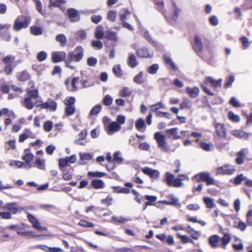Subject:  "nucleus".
<instances>
[{"label": "nucleus", "instance_id": "f257e3e1", "mask_svg": "<svg viewBox=\"0 0 252 252\" xmlns=\"http://www.w3.org/2000/svg\"><path fill=\"white\" fill-rule=\"evenodd\" d=\"M84 56V49L81 46L75 48L73 51L70 52L68 54L67 58L65 60V65L71 69H74L75 66L70 64L72 61L79 62Z\"/></svg>", "mask_w": 252, "mask_h": 252}, {"label": "nucleus", "instance_id": "f03ea898", "mask_svg": "<svg viewBox=\"0 0 252 252\" xmlns=\"http://www.w3.org/2000/svg\"><path fill=\"white\" fill-rule=\"evenodd\" d=\"M31 22V18L28 16L20 15L15 20L13 26V29L19 31L22 29L27 28Z\"/></svg>", "mask_w": 252, "mask_h": 252}, {"label": "nucleus", "instance_id": "7ed1b4c3", "mask_svg": "<svg viewBox=\"0 0 252 252\" xmlns=\"http://www.w3.org/2000/svg\"><path fill=\"white\" fill-rule=\"evenodd\" d=\"M154 138L157 142L159 148L165 153H168L171 151L168 147L166 141V136L162 134L160 132H157L154 134Z\"/></svg>", "mask_w": 252, "mask_h": 252}, {"label": "nucleus", "instance_id": "20e7f679", "mask_svg": "<svg viewBox=\"0 0 252 252\" xmlns=\"http://www.w3.org/2000/svg\"><path fill=\"white\" fill-rule=\"evenodd\" d=\"M193 180L197 182L201 181L205 182L208 186L215 184L214 179L211 176L208 172H200L193 176Z\"/></svg>", "mask_w": 252, "mask_h": 252}, {"label": "nucleus", "instance_id": "39448f33", "mask_svg": "<svg viewBox=\"0 0 252 252\" xmlns=\"http://www.w3.org/2000/svg\"><path fill=\"white\" fill-rule=\"evenodd\" d=\"M236 170L235 167L229 164H226L218 167L216 169L217 175H230L233 174Z\"/></svg>", "mask_w": 252, "mask_h": 252}, {"label": "nucleus", "instance_id": "423d86ee", "mask_svg": "<svg viewBox=\"0 0 252 252\" xmlns=\"http://www.w3.org/2000/svg\"><path fill=\"white\" fill-rule=\"evenodd\" d=\"M11 27L10 24L0 23V36L7 41L10 40L11 36L7 32Z\"/></svg>", "mask_w": 252, "mask_h": 252}, {"label": "nucleus", "instance_id": "0eeeda50", "mask_svg": "<svg viewBox=\"0 0 252 252\" xmlns=\"http://www.w3.org/2000/svg\"><path fill=\"white\" fill-rule=\"evenodd\" d=\"M27 219L32 224L33 228L42 231L47 230V228L44 226H41L40 225L38 220L32 215L29 214L27 216Z\"/></svg>", "mask_w": 252, "mask_h": 252}, {"label": "nucleus", "instance_id": "6e6552de", "mask_svg": "<svg viewBox=\"0 0 252 252\" xmlns=\"http://www.w3.org/2000/svg\"><path fill=\"white\" fill-rule=\"evenodd\" d=\"M167 198L168 199H172V201L162 200L159 201L158 202L161 204H164L168 205L177 206L179 208L181 207V205L179 202V199L177 198H176L173 194H171L168 195Z\"/></svg>", "mask_w": 252, "mask_h": 252}, {"label": "nucleus", "instance_id": "1a4fd4ad", "mask_svg": "<svg viewBox=\"0 0 252 252\" xmlns=\"http://www.w3.org/2000/svg\"><path fill=\"white\" fill-rule=\"evenodd\" d=\"M141 171L143 173L154 179H157L159 176V172L158 170L153 169L148 167L142 168Z\"/></svg>", "mask_w": 252, "mask_h": 252}, {"label": "nucleus", "instance_id": "9d476101", "mask_svg": "<svg viewBox=\"0 0 252 252\" xmlns=\"http://www.w3.org/2000/svg\"><path fill=\"white\" fill-rule=\"evenodd\" d=\"M216 132L220 138H225L227 136L226 129L223 124L217 123L215 125Z\"/></svg>", "mask_w": 252, "mask_h": 252}, {"label": "nucleus", "instance_id": "9b49d317", "mask_svg": "<svg viewBox=\"0 0 252 252\" xmlns=\"http://www.w3.org/2000/svg\"><path fill=\"white\" fill-rule=\"evenodd\" d=\"M66 55L64 52H54L52 54V59L54 63H57L66 60Z\"/></svg>", "mask_w": 252, "mask_h": 252}, {"label": "nucleus", "instance_id": "f8f14e48", "mask_svg": "<svg viewBox=\"0 0 252 252\" xmlns=\"http://www.w3.org/2000/svg\"><path fill=\"white\" fill-rule=\"evenodd\" d=\"M121 129V126L116 122H111L107 126V132L109 135H111L118 132Z\"/></svg>", "mask_w": 252, "mask_h": 252}, {"label": "nucleus", "instance_id": "ddd939ff", "mask_svg": "<svg viewBox=\"0 0 252 252\" xmlns=\"http://www.w3.org/2000/svg\"><path fill=\"white\" fill-rule=\"evenodd\" d=\"M231 133L235 137L244 140L248 139L250 136L249 133L241 129L233 130Z\"/></svg>", "mask_w": 252, "mask_h": 252}, {"label": "nucleus", "instance_id": "4468645a", "mask_svg": "<svg viewBox=\"0 0 252 252\" xmlns=\"http://www.w3.org/2000/svg\"><path fill=\"white\" fill-rule=\"evenodd\" d=\"M222 82V79L216 80L210 76L207 77L205 80V84L210 83L215 89L221 87Z\"/></svg>", "mask_w": 252, "mask_h": 252}, {"label": "nucleus", "instance_id": "2eb2a0df", "mask_svg": "<svg viewBox=\"0 0 252 252\" xmlns=\"http://www.w3.org/2000/svg\"><path fill=\"white\" fill-rule=\"evenodd\" d=\"M80 161L78 162L79 165L86 164L92 159V156L89 153H79Z\"/></svg>", "mask_w": 252, "mask_h": 252}, {"label": "nucleus", "instance_id": "dca6fc26", "mask_svg": "<svg viewBox=\"0 0 252 252\" xmlns=\"http://www.w3.org/2000/svg\"><path fill=\"white\" fill-rule=\"evenodd\" d=\"M220 237L217 234L213 235L209 237L208 239L209 244L210 246L214 249L219 247V244Z\"/></svg>", "mask_w": 252, "mask_h": 252}, {"label": "nucleus", "instance_id": "f3484780", "mask_svg": "<svg viewBox=\"0 0 252 252\" xmlns=\"http://www.w3.org/2000/svg\"><path fill=\"white\" fill-rule=\"evenodd\" d=\"M247 149H242L239 152L236 153V158L235 162L239 165H241L244 162V159L245 158L246 153L247 152Z\"/></svg>", "mask_w": 252, "mask_h": 252}, {"label": "nucleus", "instance_id": "a211bd4d", "mask_svg": "<svg viewBox=\"0 0 252 252\" xmlns=\"http://www.w3.org/2000/svg\"><path fill=\"white\" fill-rule=\"evenodd\" d=\"M137 55L140 58H151L153 56V53L149 51L146 48H141L137 50Z\"/></svg>", "mask_w": 252, "mask_h": 252}, {"label": "nucleus", "instance_id": "6ab92c4d", "mask_svg": "<svg viewBox=\"0 0 252 252\" xmlns=\"http://www.w3.org/2000/svg\"><path fill=\"white\" fill-rule=\"evenodd\" d=\"M186 91L190 97L195 98L198 95L200 90L197 87L192 88L188 87L186 88Z\"/></svg>", "mask_w": 252, "mask_h": 252}, {"label": "nucleus", "instance_id": "aec40b11", "mask_svg": "<svg viewBox=\"0 0 252 252\" xmlns=\"http://www.w3.org/2000/svg\"><path fill=\"white\" fill-rule=\"evenodd\" d=\"M178 129L176 127L168 129L166 130V133L168 134L169 138H172L174 139H179L181 138V136L178 133Z\"/></svg>", "mask_w": 252, "mask_h": 252}, {"label": "nucleus", "instance_id": "412c9836", "mask_svg": "<svg viewBox=\"0 0 252 252\" xmlns=\"http://www.w3.org/2000/svg\"><path fill=\"white\" fill-rule=\"evenodd\" d=\"M42 109H49L50 111H54L57 108V103L52 100H50L42 104Z\"/></svg>", "mask_w": 252, "mask_h": 252}, {"label": "nucleus", "instance_id": "4be33fe9", "mask_svg": "<svg viewBox=\"0 0 252 252\" xmlns=\"http://www.w3.org/2000/svg\"><path fill=\"white\" fill-rule=\"evenodd\" d=\"M187 232L190 235L191 238L194 240H198L200 236V232L195 230L190 225L188 226Z\"/></svg>", "mask_w": 252, "mask_h": 252}, {"label": "nucleus", "instance_id": "5701e85b", "mask_svg": "<svg viewBox=\"0 0 252 252\" xmlns=\"http://www.w3.org/2000/svg\"><path fill=\"white\" fill-rule=\"evenodd\" d=\"M18 79L20 81H26L31 78L30 74L26 70L21 71L18 74Z\"/></svg>", "mask_w": 252, "mask_h": 252}, {"label": "nucleus", "instance_id": "b1692460", "mask_svg": "<svg viewBox=\"0 0 252 252\" xmlns=\"http://www.w3.org/2000/svg\"><path fill=\"white\" fill-rule=\"evenodd\" d=\"M128 65L131 68H135L138 65V63L137 61L135 56L133 54L129 55L128 61Z\"/></svg>", "mask_w": 252, "mask_h": 252}, {"label": "nucleus", "instance_id": "393cba45", "mask_svg": "<svg viewBox=\"0 0 252 252\" xmlns=\"http://www.w3.org/2000/svg\"><path fill=\"white\" fill-rule=\"evenodd\" d=\"M68 16L71 19L72 22H77L79 20V17L76 10L70 9L67 11Z\"/></svg>", "mask_w": 252, "mask_h": 252}, {"label": "nucleus", "instance_id": "a878e982", "mask_svg": "<svg viewBox=\"0 0 252 252\" xmlns=\"http://www.w3.org/2000/svg\"><path fill=\"white\" fill-rule=\"evenodd\" d=\"M195 45L194 49L196 52H200L202 49L203 45L201 39L198 35H195L194 37Z\"/></svg>", "mask_w": 252, "mask_h": 252}, {"label": "nucleus", "instance_id": "bb28decb", "mask_svg": "<svg viewBox=\"0 0 252 252\" xmlns=\"http://www.w3.org/2000/svg\"><path fill=\"white\" fill-rule=\"evenodd\" d=\"M203 201L208 208H213L216 206L213 199L210 197L204 196L203 198Z\"/></svg>", "mask_w": 252, "mask_h": 252}, {"label": "nucleus", "instance_id": "cd10ccee", "mask_svg": "<svg viewBox=\"0 0 252 252\" xmlns=\"http://www.w3.org/2000/svg\"><path fill=\"white\" fill-rule=\"evenodd\" d=\"M133 82L137 84L141 85L145 82L144 79V72L140 71L133 78Z\"/></svg>", "mask_w": 252, "mask_h": 252}, {"label": "nucleus", "instance_id": "c85d7f7f", "mask_svg": "<svg viewBox=\"0 0 252 252\" xmlns=\"http://www.w3.org/2000/svg\"><path fill=\"white\" fill-rule=\"evenodd\" d=\"M192 102L188 98H184L183 102L180 104L181 109H188L192 107Z\"/></svg>", "mask_w": 252, "mask_h": 252}, {"label": "nucleus", "instance_id": "c756f323", "mask_svg": "<svg viewBox=\"0 0 252 252\" xmlns=\"http://www.w3.org/2000/svg\"><path fill=\"white\" fill-rule=\"evenodd\" d=\"M56 40L60 42V45L63 47L66 45L67 43V39L66 36L63 34H59L56 37Z\"/></svg>", "mask_w": 252, "mask_h": 252}, {"label": "nucleus", "instance_id": "7c9ffc66", "mask_svg": "<svg viewBox=\"0 0 252 252\" xmlns=\"http://www.w3.org/2000/svg\"><path fill=\"white\" fill-rule=\"evenodd\" d=\"M33 158V155L30 152L28 149H26L24 151V155L23 157V159L27 163H30Z\"/></svg>", "mask_w": 252, "mask_h": 252}, {"label": "nucleus", "instance_id": "2f4dec72", "mask_svg": "<svg viewBox=\"0 0 252 252\" xmlns=\"http://www.w3.org/2000/svg\"><path fill=\"white\" fill-rule=\"evenodd\" d=\"M92 185L95 189H102L104 187V183L102 180L94 179L92 182Z\"/></svg>", "mask_w": 252, "mask_h": 252}, {"label": "nucleus", "instance_id": "473e14b6", "mask_svg": "<svg viewBox=\"0 0 252 252\" xmlns=\"http://www.w3.org/2000/svg\"><path fill=\"white\" fill-rule=\"evenodd\" d=\"M15 205H16L15 203H7L4 206L2 207V208L4 210L10 211L13 214H15L17 212L18 208L14 206Z\"/></svg>", "mask_w": 252, "mask_h": 252}, {"label": "nucleus", "instance_id": "72a5a7b5", "mask_svg": "<svg viewBox=\"0 0 252 252\" xmlns=\"http://www.w3.org/2000/svg\"><path fill=\"white\" fill-rule=\"evenodd\" d=\"M231 239L230 234L227 233H223V236L221 238V245L223 248L225 249L226 246L230 243Z\"/></svg>", "mask_w": 252, "mask_h": 252}, {"label": "nucleus", "instance_id": "f704fd0d", "mask_svg": "<svg viewBox=\"0 0 252 252\" xmlns=\"http://www.w3.org/2000/svg\"><path fill=\"white\" fill-rule=\"evenodd\" d=\"M103 31V28L102 26L97 27L94 33L95 37L99 39H102L104 36Z\"/></svg>", "mask_w": 252, "mask_h": 252}, {"label": "nucleus", "instance_id": "c9c22d12", "mask_svg": "<svg viewBox=\"0 0 252 252\" xmlns=\"http://www.w3.org/2000/svg\"><path fill=\"white\" fill-rule=\"evenodd\" d=\"M32 133L29 129H26L24 132L19 136V141L23 142L26 139H28L31 135Z\"/></svg>", "mask_w": 252, "mask_h": 252}, {"label": "nucleus", "instance_id": "e433bc0d", "mask_svg": "<svg viewBox=\"0 0 252 252\" xmlns=\"http://www.w3.org/2000/svg\"><path fill=\"white\" fill-rule=\"evenodd\" d=\"M135 127L137 130L140 131H143L142 129L145 128V124L144 120L142 118L138 119L135 123Z\"/></svg>", "mask_w": 252, "mask_h": 252}, {"label": "nucleus", "instance_id": "4c0bfd02", "mask_svg": "<svg viewBox=\"0 0 252 252\" xmlns=\"http://www.w3.org/2000/svg\"><path fill=\"white\" fill-rule=\"evenodd\" d=\"M177 236L178 238H180L182 242L183 243H184V244L188 243H193V241H192V240L187 235H181L180 233H177Z\"/></svg>", "mask_w": 252, "mask_h": 252}, {"label": "nucleus", "instance_id": "58836bf2", "mask_svg": "<svg viewBox=\"0 0 252 252\" xmlns=\"http://www.w3.org/2000/svg\"><path fill=\"white\" fill-rule=\"evenodd\" d=\"M166 182L169 186H172L174 180V175L169 172H167L165 174Z\"/></svg>", "mask_w": 252, "mask_h": 252}, {"label": "nucleus", "instance_id": "ea45409f", "mask_svg": "<svg viewBox=\"0 0 252 252\" xmlns=\"http://www.w3.org/2000/svg\"><path fill=\"white\" fill-rule=\"evenodd\" d=\"M23 106L28 109H32L33 107V104L31 98L26 97L23 102Z\"/></svg>", "mask_w": 252, "mask_h": 252}, {"label": "nucleus", "instance_id": "a19ab883", "mask_svg": "<svg viewBox=\"0 0 252 252\" xmlns=\"http://www.w3.org/2000/svg\"><path fill=\"white\" fill-rule=\"evenodd\" d=\"M105 38L111 40L116 41L117 40L116 32L111 31H108L106 32Z\"/></svg>", "mask_w": 252, "mask_h": 252}, {"label": "nucleus", "instance_id": "79ce46f5", "mask_svg": "<svg viewBox=\"0 0 252 252\" xmlns=\"http://www.w3.org/2000/svg\"><path fill=\"white\" fill-rule=\"evenodd\" d=\"M145 198L147 200V201L146 202L147 205H155V202L157 200L156 196L147 195L145 196Z\"/></svg>", "mask_w": 252, "mask_h": 252}, {"label": "nucleus", "instance_id": "37998d69", "mask_svg": "<svg viewBox=\"0 0 252 252\" xmlns=\"http://www.w3.org/2000/svg\"><path fill=\"white\" fill-rule=\"evenodd\" d=\"M102 106L100 104L95 105L91 110L89 113L90 116H93L98 114L101 111Z\"/></svg>", "mask_w": 252, "mask_h": 252}, {"label": "nucleus", "instance_id": "c03bdc74", "mask_svg": "<svg viewBox=\"0 0 252 252\" xmlns=\"http://www.w3.org/2000/svg\"><path fill=\"white\" fill-rule=\"evenodd\" d=\"M159 69V65L157 63H155L151 65L148 69L147 71L150 74H155L157 73Z\"/></svg>", "mask_w": 252, "mask_h": 252}, {"label": "nucleus", "instance_id": "a18cd8bd", "mask_svg": "<svg viewBox=\"0 0 252 252\" xmlns=\"http://www.w3.org/2000/svg\"><path fill=\"white\" fill-rule=\"evenodd\" d=\"M246 178L247 177L245 176L244 174H241L235 177L234 179V183L236 185H239L242 181H245V180H246Z\"/></svg>", "mask_w": 252, "mask_h": 252}, {"label": "nucleus", "instance_id": "49530a36", "mask_svg": "<svg viewBox=\"0 0 252 252\" xmlns=\"http://www.w3.org/2000/svg\"><path fill=\"white\" fill-rule=\"evenodd\" d=\"M65 2V0H50L49 7L60 6L61 4Z\"/></svg>", "mask_w": 252, "mask_h": 252}, {"label": "nucleus", "instance_id": "de8ad7c7", "mask_svg": "<svg viewBox=\"0 0 252 252\" xmlns=\"http://www.w3.org/2000/svg\"><path fill=\"white\" fill-rule=\"evenodd\" d=\"M130 14V12L126 9H121L119 12L120 18L122 22L125 21L126 16Z\"/></svg>", "mask_w": 252, "mask_h": 252}, {"label": "nucleus", "instance_id": "09e8293b", "mask_svg": "<svg viewBox=\"0 0 252 252\" xmlns=\"http://www.w3.org/2000/svg\"><path fill=\"white\" fill-rule=\"evenodd\" d=\"M17 234L22 236H27V237H35L38 235H35L32 231H17Z\"/></svg>", "mask_w": 252, "mask_h": 252}, {"label": "nucleus", "instance_id": "8fccbe9b", "mask_svg": "<svg viewBox=\"0 0 252 252\" xmlns=\"http://www.w3.org/2000/svg\"><path fill=\"white\" fill-rule=\"evenodd\" d=\"M31 32L34 35H40L42 33V29L40 27L32 26L30 28Z\"/></svg>", "mask_w": 252, "mask_h": 252}, {"label": "nucleus", "instance_id": "3c124183", "mask_svg": "<svg viewBox=\"0 0 252 252\" xmlns=\"http://www.w3.org/2000/svg\"><path fill=\"white\" fill-rule=\"evenodd\" d=\"M131 92L127 87H124L122 90L120 92V96L123 97H126L130 95Z\"/></svg>", "mask_w": 252, "mask_h": 252}, {"label": "nucleus", "instance_id": "603ef678", "mask_svg": "<svg viewBox=\"0 0 252 252\" xmlns=\"http://www.w3.org/2000/svg\"><path fill=\"white\" fill-rule=\"evenodd\" d=\"M78 82V78L77 77H74L71 80V87L69 88V87H68V90L70 91L73 92L76 91L77 90V87L76 86V84Z\"/></svg>", "mask_w": 252, "mask_h": 252}, {"label": "nucleus", "instance_id": "864d4df0", "mask_svg": "<svg viewBox=\"0 0 252 252\" xmlns=\"http://www.w3.org/2000/svg\"><path fill=\"white\" fill-rule=\"evenodd\" d=\"M117 12L114 10H110L107 14V19L112 22L116 21Z\"/></svg>", "mask_w": 252, "mask_h": 252}, {"label": "nucleus", "instance_id": "5fc2aeb1", "mask_svg": "<svg viewBox=\"0 0 252 252\" xmlns=\"http://www.w3.org/2000/svg\"><path fill=\"white\" fill-rule=\"evenodd\" d=\"M106 175V174L104 172H98V171H96V172H92V171H90L88 172V175L90 177H104Z\"/></svg>", "mask_w": 252, "mask_h": 252}, {"label": "nucleus", "instance_id": "6e6d98bb", "mask_svg": "<svg viewBox=\"0 0 252 252\" xmlns=\"http://www.w3.org/2000/svg\"><path fill=\"white\" fill-rule=\"evenodd\" d=\"M75 112L74 106H66L65 113L68 116L73 115Z\"/></svg>", "mask_w": 252, "mask_h": 252}, {"label": "nucleus", "instance_id": "4d7b16f0", "mask_svg": "<svg viewBox=\"0 0 252 252\" xmlns=\"http://www.w3.org/2000/svg\"><path fill=\"white\" fill-rule=\"evenodd\" d=\"M92 46L96 49H101L103 47L102 42L99 40H93L91 41Z\"/></svg>", "mask_w": 252, "mask_h": 252}, {"label": "nucleus", "instance_id": "13d9d810", "mask_svg": "<svg viewBox=\"0 0 252 252\" xmlns=\"http://www.w3.org/2000/svg\"><path fill=\"white\" fill-rule=\"evenodd\" d=\"M103 103L105 106H110L113 102V98L110 95H106L103 99Z\"/></svg>", "mask_w": 252, "mask_h": 252}, {"label": "nucleus", "instance_id": "bf43d9fd", "mask_svg": "<svg viewBox=\"0 0 252 252\" xmlns=\"http://www.w3.org/2000/svg\"><path fill=\"white\" fill-rule=\"evenodd\" d=\"M37 167L40 169H45V165L44 163V160L39 158H37L35 161Z\"/></svg>", "mask_w": 252, "mask_h": 252}, {"label": "nucleus", "instance_id": "052dcab7", "mask_svg": "<svg viewBox=\"0 0 252 252\" xmlns=\"http://www.w3.org/2000/svg\"><path fill=\"white\" fill-rule=\"evenodd\" d=\"M28 97L31 99L34 98L35 99L38 96V92L37 90H29L27 92Z\"/></svg>", "mask_w": 252, "mask_h": 252}, {"label": "nucleus", "instance_id": "680f3d73", "mask_svg": "<svg viewBox=\"0 0 252 252\" xmlns=\"http://www.w3.org/2000/svg\"><path fill=\"white\" fill-rule=\"evenodd\" d=\"M165 107L164 104L161 102H158L151 106V110L153 111H155L160 108H164Z\"/></svg>", "mask_w": 252, "mask_h": 252}, {"label": "nucleus", "instance_id": "e2e57ef3", "mask_svg": "<svg viewBox=\"0 0 252 252\" xmlns=\"http://www.w3.org/2000/svg\"><path fill=\"white\" fill-rule=\"evenodd\" d=\"M164 60L167 63L169 64L171 66L172 69L176 71L177 70V66L175 65V64L174 63V62L172 61V59L170 58L167 56H164Z\"/></svg>", "mask_w": 252, "mask_h": 252}, {"label": "nucleus", "instance_id": "0e129e2a", "mask_svg": "<svg viewBox=\"0 0 252 252\" xmlns=\"http://www.w3.org/2000/svg\"><path fill=\"white\" fill-rule=\"evenodd\" d=\"M113 72L118 77H120L122 75V72L120 65H115L113 68Z\"/></svg>", "mask_w": 252, "mask_h": 252}, {"label": "nucleus", "instance_id": "69168bd1", "mask_svg": "<svg viewBox=\"0 0 252 252\" xmlns=\"http://www.w3.org/2000/svg\"><path fill=\"white\" fill-rule=\"evenodd\" d=\"M53 123L50 121H46L43 126L44 129L45 131L46 132H49L50 131L53 127Z\"/></svg>", "mask_w": 252, "mask_h": 252}, {"label": "nucleus", "instance_id": "338daca9", "mask_svg": "<svg viewBox=\"0 0 252 252\" xmlns=\"http://www.w3.org/2000/svg\"><path fill=\"white\" fill-rule=\"evenodd\" d=\"M47 55L44 51L39 52L37 55V59L39 62H42L46 60Z\"/></svg>", "mask_w": 252, "mask_h": 252}, {"label": "nucleus", "instance_id": "774afa93", "mask_svg": "<svg viewBox=\"0 0 252 252\" xmlns=\"http://www.w3.org/2000/svg\"><path fill=\"white\" fill-rule=\"evenodd\" d=\"M113 160L116 162L120 163L123 161V158L120 156V153L119 152H115L114 154Z\"/></svg>", "mask_w": 252, "mask_h": 252}]
</instances>
